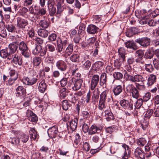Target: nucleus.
<instances>
[{
	"mask_svg": "<svg viewBox=\"0 0 159 159\" xmlns=\"http://www.w3.org/2000/svg\"><path fill=\"white\" fill-rule=\"evenodd\" d=\"M124 76L126 80L129 81L133 83L141 82L144 83L147 79V75H136L133 76L127 72H125Z\"/></svg>",
	"mask_w": 159,
	"mask_h": 159,
	"instance_id": "1",
	"label": "nucleus"
},
{
	"mask_svg": "<svg viewBox=\"0 0 159 159\" xmlns=\"http://www.w3.org/2000/svg\"><path fill=\"white\" fill-rule=\"evenodd\" d=\"M83 82V80L82 79L73 78L69 81V86L72 90L76 91L81 88Z\"/></svg>",
	"mask_w": 159,
	"mask_h": 159,
	"instance_id": "2",
	"label": "nucleus"
},
{
	"mask_svg": "<svg viewBox=\"0 0 159 159\" xmlns=\"http://www.w3.org/2000/svg\"><path fill=\"white\" fill-rule=\"evenodd\" d=\"M19 49L21 54L25 57L28 58L30 57V51L29 50L26 43L25 42L22 41L19 43Z\"/></svg>",
	"mask_w": 159,
	"mask_h": 159,
	"instance_id": "3",
	"label": "nucleus"
},
{
	"mask_svg": "<svg viewBox=\"0 0 159 159\" xmlns=\"http://www.w3.org/2000/svg\"><path fill=\"white\" fill-rule=\"evenodd\" d=\"M47 50L44 48L40 45H36L35 48L33 50L32 53L34 55H39L40 57H44L46 54Z\"/></svg>",
	"mask_w": 159,
	"mask_h": 159,
	"instance_id": "4",
	"label": "nucleus"
},
{
	"mask_svg": "<svg viewBox=\"0 0 159 159\" xmlns=\"http://www.w3.org/2000/svg\"><path fill=\"white\" fill-rule=\"evenodd\" d=\"M135 42L144 48H147L150 45L151 40L147 37L139 38L135 40Z\"/></svg>",
	"mask_w": 159,
	"mask_h": 159,
	"instance_id": "5",
	"label": "nucleus"
},
{
	"mask_svg": "<svg viewBox=\"0 0 159 159\" xmlns=\"http://www.w3.org/2000/svg\"><path fill=\"white\" fill-rule=\"evenodd\" d=\"M17 27L22 30H24L25 28L28 23L27 20L19 17L17 18Z\"/></svg>",
	"mask_w": 159,
	"mask_h": 159,
	"instance_id": "6",
	"label": "nucleus"
},
{
	"mask_svg": "<svg viewBox=\"0 0 159 159\" xmlns=\"http://www.w3.org/2000/svg\"><path fill=\"white\" fill-rule=\"evenodd\" d=\"M99 76L98 75H93L91 81V89L92 90L96 89L95 88L98 85L99 81Z\"/></svg>",
	"mask_w": 159,
	"mask_h": 159,
	"instance_id": "7",
	"label": "nucleus"
},
{
	"mask_svg": "<svg viewBox=\"0 0 159 159\" xmlns=\"http://www.w3.org/2000/svg\"><path fill=\"white\" fill-rule=\"evenodd\" d=\"M16 95L17 97H24L26 94V89L23 86H19L16 89Z\"/></svg>",
	"mask_w": 159,
	"mask_h": 159,
	"instance_id": "8",
	"label": "nucleus"
},
{
	"mask_svg": "<svg viewBox=\"0 0 159 159\" xmlns=\"http://www.w3.org/2000/svg\"><path fill=\"white\" fill-rule=\"evenodd\" d=\"M58 132V128L56 126H53L49 128L48 131V133L49 137L52 138H55Z\"/></svg>",
	"mask_w": 159,
	"mask_h": 159,
	"instance_id": "9",
	"label": "nucleus"
},
{
	"mask_svg": "<svg viewBox=\"0 0 159 159\" xmlns=\"http://www.w3.org/2000/svg\"><path fill=\"white\" fill-rule=\"evenodd\" d=\"M120 104L122 107L125 109L130 111L133 109L132 104L127 100H121L120 102Z\"/></svg>",
	"mask_w": 159,
	"mask_h": 159,
	"instance_id": "10",
	"label": "nucleus"
},
{
	"mask_svg": "<svg viewBox=\"0 0 159 159\" xmlns=\"http://www.w3.org/2000/svg\"><path fill=\"white\" fill-rule=\"evenodd\" d=\"M56 66L57 68L62 71H65L67 68L66 63L62 60H59L57 61Z\"/></svg>",
	"mask_w": 159,
	"mask_h": 159,
	"instance_id": "11",
	"label": "nucleus"
},
{
	"mask_svg": "<svg viewBox=\"0 0 159 159\" xmlns=\"http://www.w3.org/2000/svg\"><path fill=\"white\" fill-rule=\"evenodd\" d=\"M13 57L12 62L15 64H18L21 66L22 63L21 57L18 54H15L12 55Z\"/></svg>",
	"mask_w": 159,
	"mask_h": 159,
	"instance_id": "12",
	"label": "nucleus"
},
{
	"mask_svg": "<svg viewBox=\"0 0 159 159\" xmlns=\"http://www.w3.org/2000/svg\"><path fill=\"white\" fill-rule=\"evenodd\" d=\"M125 44L127 48L132 49L134 51H135L138 48L136 43L133 41H128L125 43Z\"/></svg>",
	"mask_w": 159,
	"mask_h": 159,
	"instance_id": "13",
	"label": "nucleus"
},
{
	"mask_svg": "<svg viewBox=\"0 0 159 159\" xmlns=\"http://www.w3.org/2000/svg\"><path fill=\"white\" fill-rule=\"evenodd\" d=\"M39 85L38 89L39 91L41 93H43L47 88V85L44 80H40Z\"/></svg>",
	"mask_w": 159,
	"mask_h": 159,
	"instance_id": "14",
	"label": "nucleus"
},
{
	"mask_svg": "<svg viewBox=\"0 0 159 159\" xmlns=\"http://www.w3.org/2000/svg\"><path fill=\"white\" fill-rule=\"evenodd\" d=\"M98 28L96 27L95 25H90L88 26L87 28V32L89 34H93L98 31Z\"/></svg>",
	"mask_w": 159,
	"mask_h": 159,
	"instance_id": "15",
	"label": "nucleus"
},
{
	"mask_svg": "<svg viewBox=\"0 0 159 159\" xmlns=\"http://www.w3.org/2000/svg\"><path fill=\"white\" fill-rule=\"evenodd\" d=\"M57 3L56 6L57 8V11L56 14H61L63 11L62 5L64 2V0H56Z\"/></svg>",
	"mask_w": 159,
	"mask_h": 159,
	"instance_id": "16",
	"label": "nucleus"
},
{
	"mask_svg": "<svg viewBox=\"0 0 159 159\" xmlns=\"http://www.w3.org/2000/svg\"><path fill=\"white\" fill-rule=\"evenodd\" d=\"M26 80L28 85H32L35 84L38 80L35 76L30 75L26 79Z\"/></svg>",
	"mask_w": 159,
	"mask_h": 159,
	"instance_id": "17",
	"label": "nucleus"
},
{
	"mask_svg": "<svg viewBox=\"0 0 159 159\" xmlns=\"http://www.w3.org/2000/svg\"><path fill=\"white\" fill-rule=\"evenodd\" d=\"M102 113L104 114L107 121L113 120L114 119V117L112 113L109 110H106Z\"/></svg>",
	"mask_w": 159,
	"mask_h": 159,
	"instance_id": "18",
	"label": "nucleus"
},
{
	"mask_svg": "<svg viewBox=\"0 0 159 159\" xmlns=\"http://www.w3.org/2000/svg\"><path fill=\"white\" fill-rule=\"evenodd\" d=\"M104 65V63L101 61H97L93 64V68H94V70H101L103 69Z\"/></svg>",
	"mask_w": 159,
	"mask_h": 159,
	"instance_id": "19",
	"label": "nucleus"
},
{
	"mask_svg": "<svg viewBox=\"0 0 159 159\" xmlns=\"http://www.w3.org/2000/svg\"><path fill=\"white\" fill-rule=\"evenodd\" d=\"M156 81V75L153 74H151L149 76L147 84L148 86L152 85Z\"/></svg>",
	"mask_w": 159,
	"mask_h": 159,
	"instance_id": "20",
	"label": "nucleus"
},
{
	"mask_svg": "<svg viewBox=\"0 0 159 159\" xmlns=\"http://www.w3.org/2000/svg\"><path fill=\"white\" fill-rule=\"evenodd\" d=\"M69 93V91L66 88H63L60 91L59 96L61 99L65 98Z\"/></svg>",
	"mask_w": 159,
	"mask_h": 159,
	"instance_id": "21",
	"label": "nucleus"
},
{
	"mask_svg": "<svg viewBox=\"0 0 159 159\" xmlns=\"http://www.w3.org/2000/svg\"><path fill=\"white\" fill-rule=\"evenodd\" d=\"M154 49L152 48L148 49L145 54V56L147 59H151L154 56Z\"/></svg>",
	"mask_w": 159,
	"mask_h": 159,
	"instance_id": "22",
	"label": "nucleus"
},
{
	"mask_svg": "<svg viewBox=\"0 0 159 159\" xmlns=\"http://www.w3.org/2000/svg\"><path fill=\"white\" fill-rule=\"evenodd\" d=\"M134 154L136 156L142 159H145V156H144V154L139 148H138L135 149Z\"/></svg>",
	"mask_w": 159,
	"mask_h": 159,
	"instance_id": "23",
	"label": "nucleus"
},
{
	"mask_svg": "<svg viewBox=\"0 0 159 159\" xmlns=\"http://www.w3.org/2000/svg\"><path fill=\"white\" fill-rule=\"evenodd\" d=\"M122 86L119 85L114 87L113 89V91L115 96H117L122 92Z\"/></svg>",
	"mask_w": 159,
	"mask_h": 159,
	"instance_id": "24",
	"label": "nucleus"
},
{
	"mask_svg": "<svg viewBox=\"0 0 159 159\" xmlns=\"http://www.w3.org/2000/svg\"><path fill=\"white\" fill-rule=\"evenodd\" d=\"M77 121V119L75 118L72 120L70 122H69L70 128L72 131L75 130L76 129Z\"/></svg>",
	"mask_w": 159,
	"mask_h": 159,
	"instance_id": "25",
	"label": "nucleus"
},
{
	"mask_svg": "<svg viewBox=\"0 0 159 159\" xmlns=\"http://www.w3.org/2000/svg\"><path fill=\"white\" fill-rule=\"evenodd\" d=\"M38 35L42 37H46L48 35V31L44 29H40L38 31Z\"/></svg>",
	"mask_w": 159,
	"mask_h": 159,
	"instance_id": "26",
	"label": "nucleus"
},
{
	"mask_svg": "<svg viewBox=\"0 0 159 159\" xmlns=\"http://www.w3.org/2000/svg\"><path fill=\"white\" fill-rule=\"evenodd\" d=\"M101 129L100 128L98 127L95 125H92L89 130V134L92 135L96 132H99Z\"/></svg>",
	"mask_w": 159,
	"mask_h": 159,
	"instance_id": "27",
	"label": "nucleus"
},
{
	"mask_svg": "<svg viewBox=\"0 0 159 159\" xmlns=\"http://www.w3.org/2000/svg\"><path fill=\"white\" fill-rule=\"evenodd\" d=\"M42 61V58L39 57H36L33 58L32 63L34 66H39Z\"/></svg>",
	"mask_w": 159,
	"mask_h": 159,
	"instance_id": "28",
	"label": "nucleus"
},
{
	"mask_svg": "<svg viewBox=\"0 0 159 159\" xmlns=\"http://www.w3.org/2000/svg\"><path fill=\"white\" fill-rule=\"evenodd\" d=\"M49 21L45 19L41 20L39 22V25L43 28H47L49 26Z\"/></svg>",
	"mask_w": 159,
	"mask_h": 159,
	"instance_id": "29",
	"label": "nucleus"
},
{
	"mask_svg": "<svg viewBox=\"0 0 159 159\" xmlns=\"http://www.w3.org/2000/svg\"><path fill=\"white\" fill-rule=\"evenodd\" d=\"M73 50V45L72 44H70L66 48L65 51V55L70 56L72 53Z\"/></svg>",
	"mask_w": 159,
	"mask_h": 159,
	"instance_id": "30",
	"label": "nucleus"
},
{
	"mask_svg": "<svg viewBox=\"0 0 159 159\" xmlns=\"http://www.w3.org/2000/svg\"><path fill=\"white\" fill-rule=\"evenodd\" d=\"M6 27L8 32L11 33H14L16 30L15 26L11 24L6 25Z\"/></svg>",
	"mask_w": 159,
	"mask_h": 159,
	"instance_id": "31",
	"label": "nucleus"
},
{
	"mask_svg": "<svg viewBox=\"0 0 159 159\" xmlns=\"http://www.w3.org/2000/svg\"><path fill=\"white\" fill-rule=\"evenodd\" d=\"M119 57L122 58L123 61H125V49L123 48H120L118 50Z\"/></svg>",
	"mask_w": 159,
	"mask_h": 159,
	"instance_id": "32",
	"label": "nucleus"
},
{
	"mask_svg": "<svg viewBox=\"0 0 159 159\" xmlns=\"http://www.w3.org/2000/svg\"><path fill=\"white\" fill-rule=\"evenodd\" d=\"M17 44L10 43L9 45V48L10 50V53H14L16 51L18 46L17 45Z\"/></svg>",
	"mask_w": 159,
	"mask_h": 159,
	"instance_id": "33",
	"label": "nucleus"
},
{
	"mask_svg": "<svg viewBox=\"0 0 159 159\" xmlns=\"http://www.w3.org/2000/svg\"><path fill=\"white\" fill-rule=\"evenodd\" d=\"M29 132L30 138L33 139L34 140H35L38 136L36 131L34 128L31 129L30 130Z\"/></svg>",
	"mask_w": 159,
	"mask_h": 159,
	"instance_id": "34",
	"label": "nucleus"
},
{
	"mask_svg": "<svg viewBox=\"0 0 159 159\" xmlns=\"http://www.w3.org/2000/svg\"><path fill=\"white\" fill-rule=\"evenodd\" d=\"M80 123L82 125L83 131L85 133L87 132L89 130V126L88 125L84 123L82 119L80 120Z\"/></svg>",
	"mask_w": 159,
	"mask_h": 159,
	"instance_id": "35",
	"label": "nucleus"
},
{
	"mask_svg": "<svg viewBox=\"0 0 159 159\" xmlns=\"http://www.w3.org/2000/svg\"><path fill=\"white\" fill-rule=\"evenodd\" d=\"M80 56L77 54H73V55L70 57V59L71 61L73 62H79L81 61L79 59Z\"/></svg>",
	"mask_w": 159,
	"mask_h": 159,
	"instance_id": "36",
	"label": "nucleus"
},
{
	"mask_svg": "<svg viewBox=\"0 0 159 159\" xmlns=\"http://www.w3.org/2000/svg\"><path fill=\"white\" fill-rule=\"evenodd\" d=\"M18 38H19V36L18 35H16V36L13 35H11L10 36L9 38L10 40L13 42L11 43L17 44V45H18L20 41V40L17 39Z\"/></svg>",
	"mask_w": 159,
	"mask_h": 159,
	"instance_id": "37",
	"label": "nucleus"
},
{
	"mask_svg": "<svg viewBox=\"0 0 159 159\" xmlns=\"http://www.w3.org/2000/svg\"><path fill=\"white\" fill-rule=\"evenodd\" d=\"M107 81V74L105 73H102L100 79V84L101 85H102L105 83H106Z\"/></svg>",
	"mask_w": 159,
	"mask_h": 159,
	"instance_id": "38",
	"label": "nucleus"
},
{
	"mask_svg": "<svg viewBox=\"0 0 159 159\" xmlns=\"http://www.w3.org/2000/svg\"><path fill=\"white\" fill-rule=\"evenodd\" d=\"M93 141L95 143H97L99 146L101 145L102 141V139L99 136L95 135L92 138Z\"/></svg>",
	"mask_w": 159,
	"mask_h": 159,
	"instance_id": "39",
	"label": "nucleus"
},
{
	"mask_svg": "<svg viewBox=\"0 0 159 159\" xmlns=\"http://www.w3.org/2000/svg\"><path fill=\"white\" fill-rule=\"evenodd\" d=\"M108 92V90H105L100 94V99L102 100L103 99V101H104L105 103L106 102V99L107 98V93Z\"/></svg>",
	"mask_w": 159,
	"mask_h": 159,
	"instance_id": "40",
	"label": "nucleus"
},
{
	"mask_svg": "<svg viewBox=\"0 0 159 159\" xmlns=\"http://www.w3.org/2000/svg\"><path fill=\"white\" fill-rule=\"evenodd\" d=\"M144 69L147 71L151 73L154 70V68L152 65L151 64H145Z\"/></svg>",
	"mask_w": 159,
	"mask_h": 159,
	"instance_id": "41",
	"label": "nucleus"
},
{
	"mask_svg": "<svg viewBox=\"0 0 159 159\" xmlns=\"http://www.w3.org/2000/svg\"><path fill=\"white\" fill-rule=\"evenodd\" d=\"M154 53L157 57L158 59L157 62H156V60L155 59L153 60V63L155 66L157 65L158 67H159V49L156 50L154 51Z\"/></svg>",
	"mask_w": 159,
	"mask_h": 159,
	"instance_id": "42",
	"label": "nucleus"
},
{
	"mask_svg": "<svg viewBox=\"0 0 159 159\" xmlns=\"http://www.w3.org/2000/svg\"><path fill=\"white\" fill-rule=\"evenodd\" d=\"M62 105L63 110H67L70 105L68 103L67 100H64L62 101Z\"/></svg>",
	"mask_w": 159,
	"mask_h": 159,
	"instance_id": "43",
	"label": "nucleus"
},
{
	"mask_svg": "<svg viewBox=\"0 0 159 159\" xmlns=\"http://www.w3.org/2000/svg\"><path fill=\"white\" fill-rule=\"evenodd\" d=\"M0 36L4 38H6L7 36V33L4 27H0Z\"/></svg>",
	"mask_w": 159,
	"mask_h": 159,
	"instance_id": "44",
	"label": "nucleus"
},
{
	"mask_svg": "<svg viewBox=\"0 0 159 159\" xmlns=\"http://www.w3.org/2000/svg\"><path fill=\"white\" fill-rule=\"evenodd\" d=\"M93 90H94L92 97L93 98H94L95 99L97 100L99 98L100 92L98 88H96Z\"/></svg>",
	"mask_w": 159,
	"mask_h": 159,
	"instance_id": "45",
	"label": "nucleus"
},
{
	"mask_svg": "<svg viewBox=\"0 0 159 159\" xmlns=\"http://www.w3.org/2000/svg\"><path fill=\"white\" fill-rule=\"evenodd\" d=\"M130 93H131L132 97L136 99H137L139 96V92L136 88Z\"/></svg>",
	"mask_w": 159,
	"mask_h": 159,
	"instance_id": "46",
	"label": "nucleus"
},
{
	"mask_svg": "<svg viewBox=\"0 0 159 159\" xmlns=\"http://www.w3.org/2000/svg\"><path fill=\"white\" fill-rule=\"evenodd\" d=\"M83 64L84 68L86 70H88L90 68L91 65V61L89 60H86Z\"/></svg>",
	"mask_w": 159,
	"mask_h": 159,
	"instance_id": "47",
	"label": "nucleus"
},
{
	"mask_svg": "<svg viewBox=\"0 0 159 159\" xmlns=\"http://www.w3.org/2000/svg\"><path fill=\"white\" fill-rule=\"evenodd\" d=\"M8 54L7 51L5 49L2 50L0 52L1 56L4 58H6L8 55Z\"/></svg>",
	"mask_w": 159,
	"mask_h": 159,
	"instance_id": "48",
	"label": "nucleus"
},
{
	"mask_svg": "<svg viewBox=\"0 0 159 159\" xmlns=\"http://www.w3.org/2000/svg\"><path fill=\"white\" fill-rule=\"evenodd\" d=\"M114 78L117 80H120L123 77V75L119 72H115L113 75Z\"/></svg>",
	"mask_w": 159,
	"mask_h": 159,
	"instance_id": "49",
	"label": "nucleus"
},
{
	"mask_svg": "<svg viewBox=\"0 0 159 159\" xmlns=\"http://www.w3.org/2000/svg\"><path fill=\"white\" fill-rule=\"evenodd\" d=\"M135 55L139 57V58H142L144 55V52L142 50H138L136 51Z\"/></svg>",
	"mask_w": 159,
	"mask_h": 159,
	"instance_id": "50",
	"label": "nucleus"
},
{
	"mask_svg": "<svg viewBox=\"0 0 159 159\" xmlns=\"http://www.w3.org/2000/svg\"><path fill=\"white\" fill-rule=\"evenodd\" d=\"M117 147L115 145H113L111 146L110 149V153L108 152H107V154L109 155H110V154H114L116 151Z\"/></svg>",
	"mask_w": 159,
	"mask_h": 159,
	"instance_id": "51",
	"label": "nucleus"
},
{
	"mask_svg": "<svg viewBox=\"0 0 159 159\" xmlns=\"http://www.w3.org/2000/svg\"><path fill=\"white\" fill-rule=\"evenodd\" d=\"M143 100L142 98H139L136 102V104L135 105V107L137 109L139 108L142 105Z\"/></svg>",
	"mask_w": 159,
	"mask_h": 159,
	"instance_id": "52",
	"label": "nucleus"
},
{
	"mask_svg": "<svg viewBox=\"0 0 159 159\" xmlns=\"http://www.w3.org/2000/svg\"><path fill=\"white\" fill-rule=\"evenodd\" d=\"M9 73L11 78L13 77V78H14V79H17L18 78V75L15 70H11Z\"/></svg>",
	"mask_w": 159,
	"mask_h": 159,
	"instance_id": "53",
	"label": "nucleus"
},
{
	"mask_svg": "<svg viewBox=\"0 0 159 159\" xmlns=\"http://www.w3.org/2000/svg\"><path fill=\"white\" fill-rule=\"evenodd\" d=\"M136 88H135L134 85L132 84H129L126 87V89L128 92H129L130 93L132 91L134 90Z\"/></svg>",
	"mask_w": 159,
	"mask_h": 159,
	"instance_id": "54",
	"label": "nucleus"
},
{
	"mask_svg": "<svg viewBox=\"0 0 159 159\" xmlns=\"http://www.w3.org/2000/svg\"><path fill=\"white\" fill-rule=\"evenodd\" d=\"M46 48L48 49V51L51 52H53L55 50V48L54 45L51 44H47Z\"/></svg>",
	"mask_w": 159,
	"mask_h": 159,
	"instance_id": "55",
	"label": "nucleus"
},
{
	"mask_svg": "<svg viewBox=\"0 0 159 159\" xmlns=\"http://www.w3.org/2000/svg\"><path fill=\"white\" fill-rule=\"evenodd\" d=\"M103 99L102 100L100 99L99 105H98V109L101 110H102L103 108H105V103L104 101H103Z\"/></svg>",
	"mask_w": 159,
	"mask_h": 159,
	"instance_id": "56",
	"label": "nucleus"
},
{
	"mask_svg": "<svg viewBox=\"0 0 159 159\" xmlns=\"http://www.w3.org/2000/svg\"><path fill=\"white\" fill-rule=\"evenodd\" d=\"M49 14L51 16H53L56 12V8L54 7H51V8H50L48 9Z\"/></svg>",
	"mask_w": 159,
	"mask_h": 159,
	"instance_id": "57",
	"label": "nucleus"
},
{
	"mask_svg": "<svg viewBox=\"0 0 159 159\" xmlns=\"http://www.w3.org/2000/svg\"><path fill=\"white\" fill-rule=\"evenodd\" d=\"M28 120L32 122H35L37 121L38 118L36 115L33 113L28 118Z\"/></svg>",
	"mask_w": 159,
	"mask_h": 159,
	"instance_id": "58",
	"label": "nucleus"
},
{
	"mask_svg": "<svg viewBox=\"0 0 159 159\" xmlns=\"http://www.w3.org/2000/svg\"><path fill=\"white\" fill-rule=\"evenodd\" d=\"M153 111L152 109H149L145 115V117L148 119H149L152 115L153 113Z\"/></svg>",
	"mask_w": 159,
	"mask_h": 159,
	"instance_id": "59",
	"label": "nucleus"
},
{
	"mask_svg": "<svg viewBox=\"0 0 159 159\" xmlns=\"http://www.w3.org/2000/svg\"><path fill=\"white\" fill-rule=\"evenodd\" d=\"M63 46L62 44L60 43H57L56 50L57 51V52L61 53L62 52Z\"/></svg>",
	"mask_w": 159,
	"mask_h": 159,
	"instance_id": "60",
	"label": "nucleus"
},
{
	"mask_svg": "<svg viewBox=\"0 0 159 159\" xmlns=\"http://www.w3.org/2000/svg\"><path fill=\"white\" fill-rule=\"evenodd\" d=\"M57 34L54 33L51 34L49 35L48 37V39L50 41L52 42L55 41L57 38Z\"/></svg>",
	"mask_w": 159,
	"mask_h": 159,
	"instance_id": "61",
	"label": "nucleus"
},
{
	"mask_svg": "<svg viewBox=\"0 0 159 159\" xmlns=\"http://www.w3.org/2000/svg\"><path fill=\"white\" fill-rule=\"evenodd\" d=\"M146 143L145 139L143 138H140L138 141V144L141 146H144Z\"/></svg>",
	"mask_w": 159,
	"mask_h": 159,
	"instance_id": "62",
	"label": "nucleus"
},
{
	"mask_svg": "<svg viewBox=\"0 0 159 159\" xmlns=\"http://www.w3.org/2000/svg\"><path fill=\"white\" fill-rule=\"evenodd\" d=\"M67 82V78H63L60 81V84L62 87H65L66 85Z\"/></svg>",
	"mask_w": 159,
	"mask_h": 159,
	"instance_id": "63",
	"label": "nucleus"
},
{
	"mask_svg": "<svg viewBox=\"0 0 159 159\" xmlns=\"http://www.w3.org/2000/svg\"><path fill=\"white\" fill-rule=\"evenodd\" d=\"M29 136L26 134H23L21 135L20 138L21 141L24 143H26L28 140Z\"/></svg>",
	"mask_w": 159,
	"mask_h": 159,
	"instance_id": "64",
	"label": "nucleus"
}]
</instances>
